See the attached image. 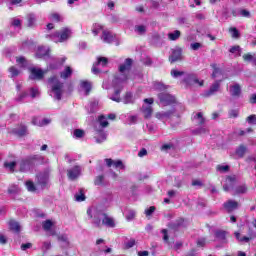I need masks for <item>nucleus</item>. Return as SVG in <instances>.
<instances>
[{
	"instance_id": "1",
	"label": "nucleus",
	"mask_w": 256,
	"mask_h": 256,
	"mask_svg": "<svg viewBox=\"0 0 256 256\" xmlns=\"http://www.w3.org/2000/svg\"><path fill=\"white\" fill-rule=\"evenodd\" d=\"M51 49H49V47L47 46H40L37 48V52H36V57L37 59H45V61L48 62V69H59V67H61V65H63V63H65L67 61V57H54V56H50Z\"/></svg>"
},
{
	"instance_id": "2",
	"label": "nucleus",
	"mask_w": 256,
	"mask_h": 256,
	"mask_svg": "<svg viewBox=\"0 0 256 256\" xmlns=\"http://www.w3.org/2000/svg\"><path fill=\"white\" fill-rule=\"evenodd\" d=\"M87 215L88 217H90V219H93L92 224L94 225V227H101V223L106 227H115V221L113 220V218L107 216V214H105V212H103L102 210L91 207L87 210Z\"/></svg>"
},
{
	"instance_id": "3",
	"label": "nucleus",
	"mask_w": 256,
	"mask_h": 256,
	"mask_svg": "<svg viewBox=\"0 0 256 256\" xmlns=\"http://www.w3.org/2000/svg\"><path fill=\"white\" fill-rule=\"evenodd\" d=\"M224 191H232V195H243L247 193V185H237V177L228 176L225 184H223Z\"/></svg>"
},
{
	"instance_id": "4",
	"label": "nucleus",
	"mask_w": 256,
	"mask_h": 256,
	"mask_svg": "<svg viewBox=\"0 0 256 256\" xmlns=\"http://www.w3.org/2000/svg\"><path fill=\"white\" fill-rule=\"evenodd\" d=\"M158 99L160 101V104L163 107H168L169 105H173L174 108L172 109V111H178L180 113H183V111H185V107L183 106V104L178 103L175 96L169 93H165V92L159 93Z\"/></svg>"
},
{
	"instance_id": "5",
	"label": "nucleus",
	"mask_w": 256,
	"mask_h": 256,
	"mask_svg": "<svg viewBox=\"0 0 256 256\" xmlns=\"http://www.w3.org/2000/svg\"><path fill=\"white\" fill-rule=\"evenodd\" d=\"M43 159L41 154L30 155L22 159L20 161L21 173H28V171H31L35 167V163H43Z\"/></svg>"
},
{
	"instance_id": "6",
	"label": "nucleus",
	"mask_w": 256,
	"mask_h": 256,
	"mask_svg": "<svg viewBox=\"0 0 256 256\" xmlns=\"http://www.w3.org/2000/svg\"><path fill=\"white\" fill-rule=\"evenodd\" d=\"M127 76L115 77L113 80L114 93L109 95L108 98L115 103H121V91H123V85L127 81Z\"/></svg>"
},
{
	"instance_id": "7",
	"label": "nucleus",
	"mask_w": 256,
	"mask_h": 256,
	"mask_svg": "<svg viewBox=\"0 0 256 256\" xmlns=\"http://www.w3.org/2000/svg\"><path fill=\"white\" fill-rule=\"evenodd\" d=\"M48 82L51 85L50 96L56 101H61L63 97V83L57 79V76H52Z\"/></svg>"
},
{
	"instance_id": "8",
	"label": "nucleus",
	"mask_w": 256,
	"mask_h": 256,
	"mask_svg": "<svg viewBox=\"0 0 256 256\" xmlns=\"http://www.w3.org/2000/svg\"><path fill=\"white\" fill-rule=\"evenodd\" d=\"M98 122L101 128L95 129V135L94 139L96 143H104V141H107V132H105V127L109 126V121H107V118L105 116L101 115L98 117Z\"/></svg>"
},
{
	"instance_id": "9",
	"label": "nucleus",
	"mask_w": 256,
	"mask_h": 256,
	"mask_svg": "<svg viewBox=\"0 0 256 256\" xmlns=\"http://www.w3.org/2000/svg\"><path fill=\"white\" fill-rule=\"evenodd\" d=\"M70 37L71 30L69 28H63L61 31L46 35V39H50V41H53L54 43H65Z\"/></svg>"
},
{
	"instance_id": "10",
	"label": "nucleus",
	"mask_w": 256,
	"mask_h": 256,
	"mask_svg": "<svg viewBox=\"0 0 256 256\" xmlns=\"http://www.w3.org/2000/svg\"><path fill=\"white\" fill-rule=\"evenodd\" d=\"M183 83H185L187 87H191L193 85H198V87H203L204 81L199 80V77L197 76V74L189 73L184 75Z\"/></svg>"
},
{
	"instance_id": "11",
	"label": "nucleus",
	"mask_w": 256,
	"mask_h": 256,
	"mask_svg": "<svg viewBox=\"0 0 256 256\" xmlns=\"http://www.w3.org/2000/svg\"><path fill=\"white\" fill-rule=\"evenodd\" d=\"M133 67V59L126 58L124 63L120 64L118 66V71L120 74L116 75L115 77H123L125 75L129 79V71H131V68Z\"/></svg>"
},
{
	"instance_id": "12",
	"label": "nucleus",
	"mask_w": 256,
	"mask_h": 256,
	"mask_svg": "<svg viewBox=\"0 0 256 256\" xmlns=\"http://www.w3.org/2000/svg\"><path fill=\"white\" fill-rule=\"evenodd\" d=\"M37 185L41 187V189H45L49 183V171L45 170L44 172H40L36 175Z\"/></svg>"
},
{
	"instance_id": "13",
	"label": "nucleus",
	"mask_w": 256,
	"mask_h": 256,
	"mask_svg": "<svg viewBox=\"0 0 256 256\" xmlns=\"http://www.w3.org/2000/svg\"><path fill=\"white\" fill-rule=\"evenodd\" d=\"M109 60L105 57H98L97 62L92 66V73L94 75H99L101 69L99 67H107Z\"/></svg>"
},
{
	"instance_id": "14",
	"label": "nucleus",
	"mask_w": 256,
	"mask_h": 256,
	"mask_svg": "<svg viewBox=\"0 0 256 256\" xmlns=\"http://www.w3.org/2000/svg\"><path fill=\"white\" fill-rule=\"evenodd\" d=\"M223 207L227 213H233V211L239 209V202L235 200H228L223 203Z\"/></svg>"
},
{
	"instance_id": "15",
	"label": "nucleus",
	"mask_w": 256,
	"mask_h": 256,
	"mask_svg": "<svg viewBox=\"0 0 256 256\" xmlns=\"http://www.w3.org/2000/svg\"><path fill=\"white\" fill-rule=\"evenodd\" d=\"M214 237L217 241H219L220 243H222L223 245L229 243V241L227 240V231L224 230H216L214 232Z\"/></svg>"
},
{
	"instance_id": "16",
	"label": "nucleus",
	"mask_w": 256,
	"mask_h": 256,
	"mask_svg": "<svg viewBox=\"0 0 256 256\" xmlns=\"http://www.w3.org/2000/svg\"><path fill=\"white\" fill-rule=\"evenodd\" d=\"M104 161L107 167H114V169H125V165L121 160L114 161L111 158H106Z\"/></svg>"
},
{
	"instance_id": "17",
	"label": "nucleus",
	"mask_w": 256,
	"mask_h": 256,
	"mask_svg": "<svg viewBox=\"0 0 256 256\" xmlns=\"http://www.w3.org/2000/svg\"><path fill=\"white\" fill-rule=\"evenodd\" d=\"M219 87H221V80H216L215 83L210 86V89L204 92V97H211V95H215V93L219 91Z\"/></svg>"
},
{
	"instance_id": "18",
	"label": "nucleus",
	"mask_w": 256,
	"mask_h": 256,
	"mask_svg": "<svg viewBox=\"0 0 256 256\" xmlns=\"http://www.w3.org/2000/svg\"><path fill=\"white\" fill-rule=\"evenodd\" d=\"M175 113H179L177 110H169L166 112H158L156 113V119H159L160 121H165V119H169L175 115Z\"/></svg>"
},
{
	"instance_id": "19",
	"label": "nucleus",
	"mask_w": 256,
	"mask_h": 256,
	"mask_svg": "<svg viewBox=\"0 0 256 256\" xmlns=\"http://www.w3.org/2000/svg\"><path fill=\"white\" fill-rule=\"evenodd\" d=\"M13 135H17V137H25L27 135V126L25 124H20L18 127L12 129Z\"/></svg>"
},
{
	"instance_id": "20",
	"label": "nucleus",
	"mask_w": 256,
	"mask_h": 256,
	"mask_svg": "<svg viewBox=\"0 0 256 256\" xmlns=\"http://www.w3.org/2000/svg\"><path fill=\"white\" fill-rule=\"evenodd\" d=\"M101 39L104 43H113L115 39H117V36H115L109 30H104L102 33Z\"/></svg>"
},
{
	"instance_id": "21",
	"label": "nucleus",
	"mask_w": 256,
	"mask_h": 256,
	"mask_svg": "<svg viewBox=\"0 0 256 256\" xmlns=\"http://www.w3.org/2000/svg\"><path fill=\"white\" fill-rule=\"evenodd\" d=\"M30 73L29 79H43V70L41 68L32 67L30 68Z\"/></svg>"
},
{
	"instance_id": "22",
	"label": "nucleus",
	"mask_w": 256,
	"mask_h": 256,
	"mask_svg": "<svg viewBox=\"0 0 256 256\" xmlns=\"http://www.w3.org/2000/svg\"><path fill=\"white\" fill-rule=\"evenodd\" d=\"M79 175H81V167L79 166H74L72 169L68 170V178L71 181H75Z\"/></svg>"
},
{
	"instance_id": "23",
	"label": "nucleus",
	"mask_w": 256,
	"mask_h": 256,
	"mask_svg": "<svg viewBox=\"0 0 256 256\" xmlns=\"http://www.w3.org/2000/svg\"><path fill=\"white\" fill-rule=\"evenodd\" d=\"M181 53H182L181 49L173 50L171 56L169 57L170 63H176V61H180Z\"/></svg>"
},
{
	"instance_id": "24",
	"label": "nucleus",
	"mask_w": 256,
	"mask_h": 256,
	"mask_svg": "<svg viewBox=\"0 0 256 256\" xmlns=\"http://www.w3.org/2000/svg\"><path fill=\"white\" fill-rule=\"evenodd\" d=\"M192 121H194V123H197L198 125H205V117H203L202 112L193 114Z\"/></svg>"
},
{
	"instance_id": "25",
	"label": "nucleus",
	"mask_w": 256,
	"mask_h": 256,
	"mask_svg": "<svg viewBox=\"0 0 256 256\" xmlns=\"http://www.w3.org/2000/svg\"><path fill=\"white\" fill-rule=\"evenodd\" d=\"M122 119L125 117V123L127 125H135L137 123L138 116L137 115H130V114H124L121 116Z\"/></svg>"
},
{
	"instance_id": "26",
	"label": "nucleus",
	"mask_w": 256,
	"mask_h": 256,
	"mask_svg": "<svg viewBox=\"0 0 256 256\" xmlns=\"http://www.w3.org/2000/svg\"><path fill=\"white\" fill-rule=\"evenodd\" d=\"M10 231H14V233H21V224L15 220H10L9 223Z\"/></svg>"
},
{
	"instance_id": "27",
	"label": "nucleus",
	"mask_w": 256,
	"mask_h": 256,
	"mask_svg": "<svg viewBox=\"0 0 256 256\" xmlns=\"http://www.w3.org/2000/svg\"><path fill=\"white\" fill-rule=\"evenodd\" d=\"M49 123H51V120L44 118L42 120H39V118L34 117L32 119V124L33 125H37L38 127H45V125H49Z\"/></svg>"
},
{
	"instance_id": "28",
	"label": "nucleus",
	"mask_w": 256,
	"mask_h": 256,
	"mask_svg": "<svg viewBox=\"0 0 256 256\" xmlns=\"http://www.w3.org/2000/svg\"><path fill=\"white\" fill-rule=\"evenodd\" d=\"M102 244H104L105 245V240L104 239H98L97 241H96V245H97V247H98V251H99V253H111V248H106L105 249V247H107V246H99V245H102Z\"/></svg>"
},
{
	"instance_id": "29",
	"label": "nucleus",
	"mask_w": 256,
	"mask_h": 256,
	"mask_svg": "<svg viewBox=\"0 0 256 256\" xmlns=\"http://www.w3.org/2000/svg\"><path fill=\"white\" fill-rule=\"evenodd\" d=\"M169 227L174 230L179 229V227H185V219L179 218L175 222H171Z\"/></svg>"
},
{
	"instance_id": "30",
	"label": "nucleus",
	"mask_w": 256,
	"mask_h": 256,
	"mask_svg": "<svg viewBox=\"0 0 256 256\" xmlns=\"http://www.w3.org/2000/svg\"><path fill=\"white\" fill-rule=\"evenodd\" d=\"M230 95H232V97H239V95H241V86L237 83L230 86Z\"/></svg>"
},
{
	"instance_id": "31",
	"label": "nucleus",
	"mask_w": 256,
	"mask_h": 256,
	"mask_svg": "<svg viewBox=\"0 0 256 256\" xmlns=\"http://www.w3.org/2000/svg\"><path fill=\"white\" fill-rule=\"evenodd\" d=\"M73 75V68L71 66H66L64 71L60 73L61 79H69Z\"/></svg>"
},
{
	"instance_id": "32",
	"label": "nucleus",
	"mask_w": 256,
	"mask_h": 256,
	"mask_svg": "<svg viewBox=\"0 0 256 256\" xmlns=\"http://www.w3.org/2000/svg\"><path fill=\"white\" fill-rule=\"evenodd\" d=\"M154 91H167L169 89L168 85L163 84V82L155 81L153 82Z\"/></svg>"
},
{
	"instance_id": "33",
	"label": "nucleus",
	"mask_w": 256,
	"mask_h": 256,
	"mask_svg": "<svg viewBox=\"0 0 256 256\" xmlns=\"http://www.w3.org/2000/svg\"><path fill=\"white\" fill-rule=\"evenodd\" d=\"M235 153L237 157H239V159H243V157H245V154L247 153V147L242 144L238 148H236Z\"/></svg>"
},
{
	"instance_id": "34",
	"label": "nucleus",
	"mask_w": 256,
	"mask_h": 256,
	"mask_svg": "<svg viewBox=\"0 0 256 256\" xmlns=\"http://www.w3.org/2000/svg\"><path fill=\"white\" fill-rule=\"evenodd\" d=\"M58 241H60L61 247H63L64 249H67V247H69V238L67 237L66 234H61L58 236Z\"/></svg>"
},
{
	"instance_id": "35",
	"label": "nucleus",
	"mask_w": 256,
	"mask_h": 256,
	"mask_svg": "<svg viewBox=\"0 0 256 256\" xmlns=\"http://www.w3.org/2000/svg\"><path fill=\"white\" fill-rule=\"evenodd\" d=\"M81 89H84L86 95H89L91 93V82L87 80H83L80 82Z\"/></svg>"
},
{
	"instance_id": "36",
	"label": "nucleus",
	"mask_w": 256,
	"mask_h": 256,
	"mask_svg": "<svg viewBox=\"0 0 256 256\" xmlns=\"http://www.w3.org/2000/svg\"><path fill=\"white\" fill-rule=\"evenodd\" d=\"M142 113L145 119H151V115H153V108L151 106H143Z\"/></svg>"
},
{
	"instance_id": "37",
	"label": "nucleus",
	"mask_w": 256,
	"mask_h": 256,
	"mask_svg": "<svg viewBox=\"0 0 256 256\" xmlns=\"http://www.w3.org/2000/svg\"><path fill=\"white\" fill-rule=\"evenodd\" d=\"M123 103L125 105H129L131 103H135V98L133 97V93L127 92L123 98Z\"/></svg>"
},
{
	"instance_id": "38",
	"label": "nucleus",
	"mask_w": 256,
	"mask_h": 256,
	"mask_svg": "<svg viewBox=\"0 0 256 256\" xmlns=\"http://www.w3.org/2000/svg\"><path fill=\"white\" fill-rule=\"evenodd\" d=\"M234 235L239 243H249V241H251V238H249V236H241L240 232H235Z\"/></svg>"
},
{
	"instance_id": "39",
	"label": "nucleus",
	"mask_w": 256,
	"mask_h": 256,
	"mask_svg": "<svg viewBox=\"0 0 256 256\" xmlns=\"http://www.w3.org/2000/svg\"><path fill=\"white\" fill-rule=\"evenodd\" d=\"M211 67L214 69L212 73V79H217V77H219V75H221L223 72L221 68L217 67V64L215 63L211 64Z\"/></svg>"
},
{
	"instance_id": "40",
	"label": "nucleus",
	"mask_w": 256,
	"mask_h": 256,
	"mask_svg": "<svg viewBox=\"0 0 256 256\" xmlns=\"http://www.w3.org/2000/svg\"><path fill=\"white\" fill-rule=\"evenodd\" d=\"M181 37V31L175 30L174 32L168 33V39L170 41H177Z\"/></svg>"
},
{
	"instance_id": "41",
	"label": "nucleus",
	"mask_w": 256,
	"mask_h": 256,
	"mask_svg": "<svg viewBox=\"0 0 256 256\" xmlns=\"http://www.w3.org/2000/svg\"><path fill=\"white\" fill-rule=\"evenodd\" d=\"M243 59L244 61H247L248 63H253V65L256 66V54H244Z\"/></svg>"
},
{
	"instance_id": "42",
	"label": "nucleus",
	"mask_w": 256,
	"mask_h": 256,
	"mask_svg": "<svg viewBox=\"0 0 256 256\" xmlns=\"http://www.w3.org/2000/svg\"><path fill=\"white\" fill-rule=\"evenodd\" d=\"M101 31H103V26L101 24H97V23L93 24L92 33L95 37H97V35H99Z\"/></svg>"
},
{
	"instance_id": "43",
	"label": "nucleus",
	"mask_w": 256,
	"mask_h": 256,
	"mask_svg": "<svg viewBox=\"0 0 256 256\" xmlns=\"http://www.w3.org/2000/svg\"><path fill=\"white\" fill-rule=\"evenodd\" d=\"M27 97H29V92L24 91V92L18 94V96L16 97V101L18 103H25V99H27Z\"/></svg>"
},
{
	"instance_id": "44",
	"label": "nucleus",
	"mask_w": 256,
	"mask_h": 256,
	"mask_svg": "<svg viewBox=\"0 0 256 256\" xmlns=\"http://www.w3.org/2000/svg\"><path fill=\"white\" fill-rule=\"evenodd\" d=\"M85 199H86L85 192L83 191V189H80L79 193L75 194V201H77L78 203H81L85 201Z\"/></svg>"
},
{
	"instance_id": "45",
	"label": "nucleus",
	"mask_w": 256,
	"mask_h": 256,
	"mask_svg": "<svg viewBox=\"0 0 256 256\" xmlns=\"http://www.w3.org/2000/svg\"><path fill=\"white\" fill-rule=\"evenodd\" d=\"M4 167L5 169H8L10 173H13V171H15V167H17V162H5Z\"/></svg>"
},
{
	"instance_id": "46",
	"label": "nucleus",
	"mask_w": 256,
	"mask_h": 256,
	"mask_svg": "<svg viewBox=\"0 0 256 256\" xmlns=\"http://www.w3.org/2000/svg\"><path fill=\"white\" fill-rule=\"evenodd\" d=\"M16 63L20 65V67H22L23 69H25V67H27L28 65L27 59H25L24 56L16 58Z\"/></svg>"
},
{
	"instance_id": "47",
	"label": "nucleus",
	"mask_w": 256,
	"mask_h": 256,
	"mask_svg": "<svg viewBox=\"0 0 256 256\" xmlns=\"http://www.w3.org/2000/svg\"><path fill=\"white\" fill-rule=\"evenodd\" d=\"M207 128L200 127L192 130V135H205L207 133Z\"/></svg>"
},
{
	"instance_id": "48",
	"label": "nucleus",
	"mask_w": 256,
	"mask_h": 256,
	"mask_svg": "<svg viewBox=\"0 0 256 256\" xmlns=\"http://www.w3.org/2000/svg\"><path fill=\"white\" fill-rule=\"evenodd\" d=\"M25 185L30 193H35V191H37V187H35V184L31 180L26 181Z\"/></svg>"
},
{
	"instance_id": "49",
	"label": "nucleus",
	"mask_w": 256,
	"mask_h": 256,
	"mask_svg": "<svg viewBox=\"0 0 256 256\" xmlns=\"http://www.w3.org/2000/svg\"><path fill=\"white\" fill-rule=\"evenodd\" d=\"M42 227L44 231H51V228L53 227V221L46 220L42 223Z\"/></svg>"
},
{
	"instance_id": "50",
	"label": "nucleus",
	"mask_w": 256,
	"mask_h": 256,
	"mask_svg": "<svg viewBox=\"0 0 256 256\" xmlns=\"http://www.w3.org/2000/svg\"><path fill=\"white\" fill-rule=\"evenodd\" d=\"M19 193V186L13 184L8 188L9 195H17Z\"/></svg>"
},
{
	"instance_id": "51",
	"label": "nucleus",
	"mask_w": 256,
	"mask_h": 256,
	"mask_svg": "<svg viewBox=\"0 0 256 256\" xmlns=\"http://www.w3.org/2000/svg\"><path fill=\"white\" fill-rule=\"evenodd\" d=\"M9 73H11V77H17V76H19L21 71L19 69H17V67L12 66L9 68Z\"/></svg>"
},
{
	"instance_id": "52",
	"label": "nucleus",
	"mask_w": 256,
	"mask_h": 256,
	"mask_svg": "<svg viewBox=\"0 0 256 256\" xmlns=\"http://www.w3.org/2000/svg\"><path fill=\"white\" fill-rule=\"evenodd\" d=\"M135 215H136L135 210H128L126 213L127 221H133V219H135Z\"/></svg>"
},
{
	"instance_id": "53",
	"label": "nucleus",
	"mask_w": 256,
	"mask_h": 256,
	"mask_svg": "<svg viewBox=\"0 0 256 256\" xmlns=\"http://www.w3.org/2000/svg\"><path fill=\"white\" fill-rule=\"evenodd\" d=\"M228 116L230 119H237L239 117V110L232 109L228 112Z\"/></svg>"
},
{
	"instance_id": "54",
	"label": "nucleus",
	"mask_w": 256,
	"mask_h": 256,
	"mask_svg": "<svg viewBox=\"0 0 256 256\" xmlns=\"http://www.w3.org/2000/svg\"><path fill=\"white\" fill-rule=\"evenodd\" d=\"M246 121H247L248 125H256V115L252 114V115L248 116Z\"/></svg>"
},
{
	"instance_id": "55",
	"label": "nucleus",
	"mask_w": 256,
	"mask_h": 256,
	"mask_svg": "<svg viewBox=\"0 0 256 256\" xmlns=\"http://www.w3.org/2000/svg\"><path fill=\"white\" fill-rule=\"evenodd\" d=\"M231 53H237V57H241V47L240 46H233L229 49Z\"/></svg>"
},
{
	"instance_id": "56",
	"label": "nucleus",
	"mask_w": 256,
	"mask_h": 256,
	"mask_svg": "<svg viewBox=\"0 0 256 256\" xmlns=\"http://www.w3.org/2000/svg\"><path fill=\"white\" fill-rule=\"evenodd\" d=\"M216 169L219 173H227L229 171V165H218Z\"/></svg>"
},
{
	"instance_id": "57",
	"label": "nucleus",
	"mask_w": 256,
	"mask_h": 256,
	"mask_svg": "<svg viewBox=\"0 0 256 256\" xmlns=\"http://www.w3.org/2000/svg\"><path fill=\"white\" fill-rule=\"evenodd\" d=\"M83 135H85V132L81 129H75L74 130V137L76 139H81L83 137Z\"/></svg>"
},
{
	"instance_id": "58",
	"label": "nucleus",
	"mask_w": 256,
	"mask_h": 256,
	"mask_svg": "<svg viewBox=\"0 0 256 256\" xmlns=\"http://www.w3.org/2000/svg\"><path fill=\"white\" fill-rule=\"evenodd\" d=\"M35 14H29L28 15V27H33L35 25Z\"/></svg>"
},
{
	"instance_id": "59",
	"label": "nucleus",
	"mask_w": 256,
	"mask_h": 256,
	"mask_svg": "<svg viewBox=\"0 0 256 256\" xmlns=\"http://www.w3.org/2000/svg\"><path fill=\"white\" fill-rule=\"evenodd\" d=\"M135 31L136 33H139V35H143V33L147 31V29L145 28L144 25H138V26H135Z\"/></svg>"
},
{
	"instance_id": "60",
	"label": "nucleus",
	"mask_w": 256,
	"mask_h": 256,
	"mask_svg": "<svg viewBox=\"0 0 256 256\" xmlns=\"http://www.w3.org/2000/svg\"><path fill=\"white\" fill-rule=\"evenodd\" d=\"M230 33H231L233 39H239L240 34H239V30H237V28H235V27L230 28Z\"/></svg>"
},
{
	"instance_id": "61",
	"label": "nucleus",
	"mask_w": 256,
	"mask_h": 256,
	"mask_svg": "<svg viewBox=\"0 0 256 256\" xmlns=\"http://www.w3.org/2000/svg\"><path fill=\"white\" fill-rule=\"evenodd\" d=\"M171 75H172V77H174V79H177V77H182V75H185V72L178 71V70H172Z\"/></svg>"
},
{
	"instance_id": "62",
	"label": "nucleus",
	"mask_w": 256,
	"mask_h": 256,
	"mask_svg": "<svg viewBox=\"0 0 256 256\" xmlns=\"http://www.w3.org/2000/svg\"><path fill=\"white\" fill-rule=\"evenodd\" d=\"M103 181H105V176H103V175H100V176H97L96 178H95V181H94V183H95V185H103Z\"/></svg>"
},
{
	"instance_id": "63",
	"label": "nucleus",
	"mask_w": 256,
	"mask_h": 256,
	"mask_svg": "<svg viewBox=\"0 0 256 256\" xmlns=\"http://www.w3.org/2000/svg\"><path fill=\"white\" fill-rule=\"evenodd\" d=\"M49 249H51V242H49V241L43 242V245H42L43 253H47V251H49Z\"/></svg>"
},
{
	"instance_id": "64",
	"label": "nucleus",
	"mask_w": 256,
	"mask_h": 256,
	"mask_svg": "<svg viewBox=\"0 0 256 256\" xmlns=\"http://www.w3.org/2000/svg\"><path fill=\"white\" fill-rule=\"evenodd\" d=\"M97 101H92L90 102V110L89 113H95V111H97Z\"/></svg>"
}]
</instances>
